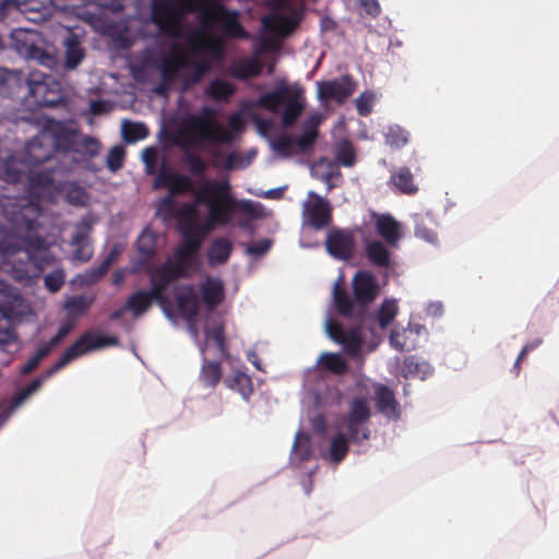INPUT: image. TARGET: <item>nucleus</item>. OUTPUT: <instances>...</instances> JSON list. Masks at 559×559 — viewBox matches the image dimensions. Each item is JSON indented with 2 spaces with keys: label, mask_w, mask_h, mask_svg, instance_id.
<instances>
[{
  "label": "nucleus",
  "mask_w": 559,
  "mask_h": 559,
  "mask_svg": "<svg viewBox=\"0 0 559 559\" xmlns=\"http://www.w3.org/2000/svg\"><path fill=\"white\" fill-rule=\"evenodd\" d=\"M237 17L236 11L217 0H151V16L143 33L156 38L159 50L146 49L141 64H133V76L144 80L146 73L157 71L162 81L153 92L162 97L176 83L188 88L224 57L221 39L211 35L215 23L245 36Z\"/></svg>",
  "instance_id": "obj_1"
},
{
  "label": "nucleus",
  "mask_w": 559,
  "mask_h": 559,
  "mask_svg": "<svg viewBox=\"0 0 559 559\" xmlns=\"http://www.w3.org/2000/svg\"><path fill=\"white\" fill-rule=\"evenodd\" d=\"M2 206L9 231L0 240V253L12 264L19 281L39 275L55 259L47 240L36 231L39 203L27 197L5 198Z\"/></svg>",
  "instance_id": "obj_2"
},
{
  "label": "nucleus",
  "mask_w": 559,
  "mask_h": 559,
  "mask_svg": "<svg viewBox=\"0 0 559 559\" xmlns=\"http://www.w3.org/2000/svg\"><path fill=\"white\" fill-rule=\"evenodd\" d=\"M353 297L348 294L342 284L337 281L333 286V302L337 313L346 319H350L355 324L345 329L336 320L329 318L325 322V329L329 337L335 343L342 345L344 352L350 356H358L364 338L362 330L369 319V308L379 295V284L370 271H358L352 280Z\"/></svg>",
  "instance_id": "obj_3"
},
{
  "label": "nucleus",
  "mask_w": 559,
  "mask_h": 559,
  "mask_svg": "<svg viewBox=\"0 0 559 559\" xmlns=\"http://www.w3.org/2000/svg\"><path fill=\"white\" fill-rule=\"evenodd\" d=\"M197 202L204 204L209 212V226H226L230 224L231 216L239 212L251 219L262 218L263 206L251 200H237L231 193L228 179H205L195 193Z\"/></svg>",
  "instance_id": "obj_4"
},
{
  "label": "nucleus",
  "mask_w": 559,
  "mask_h": 559,
  "mask_svg": "<svg viewBox=\"0 0 559 559\" xmlns=\"http://www.w3.org/2000/svg\"><path fill=\"white\" fill-rule=\"evenodd\" d=\"M202 115H190L181 122L174 143L188 151L191 147H203L207 143L228 144L234 140L230 130L215 119V107H203Z\"/></svg>",
  "instance_id": "obj_5"
},
{
  "label": "nucleus",
  "mask_w": 559,
  "mask_h": 559,
  "mask_svg": "<svg viewBox=\"0 0 559 559\" xmlns=\"http://www.w3.org/2000/svg\"><path fill=\"white\" fill-rule=\"evenodd\" d=\"M119 338L117 336L99 335L94 332H85L71 346H69L61 357L51 367L44 371L40 377L32 380L26 386L16 392L12 399V406L19 407L43 384L44 380L52 377L56 372L64 368L73 359L91 352L108 346H117Z\"/></svg>",
  "instance_id": "obj_6"
},
{
  "label": "nucleus",
  "mask_w": 559,
  "mask_h": 559,
  "mask_svg": "<svg viewBox=\"0 0 559 559\" xmlns=\"http://www.w3.org/2000/svg\"><path fill=\"white\" fill-rule=\"evenodd\" d=\"M278 5L261 20L265 32L274 37L263 35L255 44L253 50L262 58L264 53L277 55L280 51L278 39L294 32L300 20L298 8L290 5L288 0H277Z\"/></svg>",
  "instance_id": "obj_7"
},
{
  "label": "nucleus",
  "mask_w": 559,
  "mask_h": 559,
  "mask_svg": "<svg viewBox=\"0 0 559 559\" xmlns=\"http://www.w3.org/2000/svg\"><path fill=\"white\" fill-rule=\"evenodd\" d=\"M210 227L201 228L190 226L182 231V243L174 251V255L166 259L162 264L153 266L170 284L189 277V269L192 260L200 250L202 242Z\"/></svg>",
  "instance_id": "obj_8"
},
{
  "label": "nucleus",
  "mask_w": 559,
  "mask_h": 559,
  "mask_svg": "<svg viewBox=\"0 0 559 559\" xmlns=\"http://www.w3.org/2000/svg\"><path fill=\"white\" fill-rule=\"evenodd\" d=\"M48 80L50 78L39 71L25 76L22 71L0 68V94L23 93V96L34 98V100L25 99L27 105H61L60 99L47 97Z\"/></svg>",
  "instance_id": "obj_9"
},
{
  "label": "nucleus",
  "mask_w": 559,
  "mask_h": 559,
  "mask_svg": "<svg viewBox=\"0 0 559 559\" xmlns=\"http://www.w3.org/2000/svg\"><path fill=\"white\" fill-rule=\"evenodd\" d=\"M144 271L150 280V289L132 293L126 300V308L136 319L145 314L153 302H156L167 318H173L171 301L166 294L171 284L153 269V265L145 266Z\"/></svg>",
  "instance_id": "obj_10"
},
{
  "label": "nucleus",
  "mask_w": 559,
  "mask_h": 559,
  "mask_svg": "<svg viewBox=\"0 0 559 559\" xmlns=\"http://www.w3.org/2000/svg\"><path fill=\"white\" fill-rule=\"evenodd\" d=\"M322 121V115H311L302 122L299 135L293 136L287 133L276 135L271 142L272 150L283 158L312 152L319 138V127Z\"/></svg>",
  "instance_id": "obj_11"
},
{
  "label": "nucleus",
  "mask_w": 559,
  "mask_h": 559,
  "mask_svg": "<svg viewBox=\"0 0 559 559\" xmlns=\"http://www.w3.org/2000/svg\"><path fill=\"white\" fill-rule=\"evenodd\" d=\"M23 313L22 297L9 284L0 280V346L14 343L17 340L14 322Z\"/></svg>",
  "instance_id": "obj_12"
},
{
  "label": "nucleus",
  "mask_w": 559,
  "mask_h": 559,
  "mask_svg": "<svg viewBox=\"0 0 559 559\" xmlns=\"http://www.w3.org/2000/svg\"><path fill=\"white\" fill-rule=\"evenodd\" d=\"M269 109L272 117L263 118L259 116L253 117V121L258 128V131L262 135H266L275 129V118H280V126L283 129L292 128L301 117V114L306 107H264Z\"/></svg>",
  "instance_id": "obj_13"
},
{
  "label": "nucleus",
  "mask_w": 559,
  "mask_h": 559,
  "mask_svg": "<svg viewBox=\"0 0 559 559\" xmlns=\"http://www.w3.org/2000/svg\"><path fill=\"white\" fill-rule=\"evenodd\" d=\"M304 90L300 85L277 81L271 91L264 93L255 105H302ZM241 105H251L242 103Z\"/></svg>",
  "instance_id": "obj_14"
},
{
  "label": "nucleus",
  "mask_w": 559,
  "mask_h": 559,
  "mask_svg": "<svg viewBox=\"0 0 559 559\" xmlns=\"http://www.w3.org/2000/svg\"><path fill=\"white\" fill-rule=\"evenodd\" d=\"M317 94L320 102H345L355 91L356 83L349 75L317 82Z\"/></svg>",
  "instance_id": "obj_15"
},
{
  "label": "nucleus",
  "mask_w": 559,
  "mask_h": 559,
  "mask_svg": "<svg viewBox=\"0 0 559 559\" xmlns=\"http://www.w3.org/2000/svg\"><path fill=\"white\" fill-rule=\"evenodd\" d=\"M154 189L166 188L171 195L178 197L194 191L192 179L185 174L175 173L163 163L154 179Z\"/></svg>",
  "instance_id": "obj_16"
},
{
  "label": "nucleus",
  "mask_w": 559,
  "mask_h": 559,
  "mask_svg": "<svg viewBox=\"0 0 559 559\" xmlns=\"http://www.w3.org/2000/svg\"><path fill=\"white\" fill-rule=\"evenodd\" d=\"M49 134V143H51V150L53 156H57L56 162H63L66 165L73 166L74 158L70 157L73 152V145L75 143V133L60 123H56L50 130L45 131Z\"/></svg>",
  "instance_id": "obj_17"
},
{
  "label": "nucleus",
  "mask_w": 559,
  "mask_h": 559,
  "mask_svg": "<svg viewBox=\"0 0 559 559\" xmlns=\"http://www.w3.org/2000/svg\"><path fill=\"white\" fill-rule=\"evenodd\" d=\"M56 159L57 156H53L48 133L43 132L26 142L23 162L28 166L57 163Z\"/></svg>",
  "instance_id": "obj_18"
},
{
  "label": "nucleus",
  "mask_w": 559,
  "mask_h": 559,
  "mask_svg": "<svg viewBox=\"0 0 559 559\" xmlns=\"http://www.w3.org/2000/svg\"><path fill=\"white\" fill-rule=\"evenodd\" d=\"M325 246L330 255L341 261H348L354 254V233L348 229L332 230L326 237Z\"/></svg>",
  "instance_id": "obj_19"
},
{
  "label": "nucleus",
  "mask_w": 559,
  "mask_h": 559,
  "mask_svg": "<svg viewBox=\"0 0 559 559\" xmlns=\"http://www.w3.org/2000/svg\"><path fill=\"white\" fill-rule=\"evenodd\" d=\"M308 198L311 202L305 204L307 222L317 230L326 227L332 221L330 203L313 191L308 193Z\"/></svg>",
  "instance_id": "obj_20"
},
{
  "label": "nucleus",
  "mask_w": 559,
  "mask_h": 559,
  "mask_svg": "<svg viewBox=\"0 0 559 559\" xmlns=\"http://www.w3.org/2000/svg\"><path fill=\"white\" fill-rule=\"evenodd\" d=\"M371 218L374 223L376 233L383 239V241L391 248H397L402 239V226L390 214H379L373 212Z\"/></svg>",
  "instance_id": "obj_21"
},
{
  "label": "nucleus",
  "mask_w": 559,
  "mask_h": 559,
  "mask_svg": "<svg viewBox=\"0 0 559 559\" xmlns=\"http://www.w3.org/2000/svg\"><path fill=\"white\" fill-rule=\"evenodd\" d=\"M176 306L179 314L188 322L193 323L200 311L199 297L192 284H185L176 295Z\"/></svg>",
  "instance_id": "obj_22"
},
{
  "label": "nucleus",
  "mask_w": 559,
  "mask_h": 559,
  "mask_svg": "<svg viewBox=\"0 0 559 559\" xmlns=\"http://www.w3.org/2000/svg\"><path fill=\"white\" fill-rule=\"evenodd\" d=\"M50 0H13V14L20 13L26 20L40 23L51 13Z\"/></svg>",
  "instance_id": "obj_23"
},
{
  "label": "nucleus",
  "mask_w": 559,
  "mask_h": 559,
  "mask_svg": "<svg viewBox=\"0 0 559 559\" xmlns=\"http://www.w3.org/2000/svg\"><path fill=\"white\" fill-rule=\"evenodd\" d=\"M92 225L87 221H81L76 227L75 233L71 238V245L74 247L73 259L87 262L93 255V248L90 242V234Z\"/></svg>",
  "instance_id": "obj_24"
},
{
  "label": "nucleus",
  "mask_w": 559,
  "mask_h": 559,
  "mask_svg": "<svg viewBox=\"0 0 559 559\" xmlns=\"http://www.w3.org/2000/svg\"><path fill=\"white\" fill-rule=\"evenodd\" d=\"M364 252L369 263L378 269H390L392 257L390 246L379 239L362 240Z\"/></svg>",
  "instance_id": "obj_25"
},
{
  "label": "nucleus",
  "mask_w": 559,
  "mask_h": 559,
  "mask_svg": "<svg viewBox=\"0 0 559 559\" xmlns=\"http://www.w3.org/2000/svg\"><path fill=\"white\" fill-rule=\"evenodd\" d=\"M200 293L207 310H214L225 299L224 283L218 277L207 276L200 285Z\"/></svg>",
  "instance_id": "obj_26"
},
{
  "label": "nucleus",
  "mask_w": 559,
  "mask_h": 559,
  "mask_svg": "<svg viewBox=\"0 0 559 559\" xmlns=\"http://www.w3.org/2000/svg\"><path fill=\"white\" fill-rule=\"evenodd\" d=\"M263 63L261 58L253 50L250 56H242L230 63V73L238 79L246 80L261 73Z\"/></svg>",
  "instance_id": "obj_27"
},
{
  "label": "nucleus",
  "mask_w": 559,
  "mask_h": 559,
  "mask_svg": "<svg viewBox=\"0 0 559 559\" xmlns=\"http://www.w3.org/2000/svg\"><path fill=\"white\" fill-rule=\"evenodd\" d=\"M71 170V165L63 162L48 164L41 171H32L28 176L31 190L47 189L53 183V174H66Z\"/></svg>",
  "instance_id": "obj_28"
},
{
  "label": "nucleus",
  "mask_w": 559,
  "mask_h": 559,
  "mask_svg": "<svg viewBox=\"0 0 559 559\" xmlns=\"http://www.w3.org/2000/svg\"><path fill=\"white\" fill-rule=\"evenodd\" d=\"M19 41L20 44L16 49L25 59L35 60L47 68H52L55 66V57L45 51L40 46L36 45L31 38V35L25 34V38L22 40L19 39Z\"/></svg>",
  "instance_id": "obj_29"
},
{
  "label": "nucleus",
  "mask_w": 559,
  "mask_h": 559,
  "mask_svg": "<svg viewBox=\"0 0 559 559\" xmlns=\"http://www.w3.org/2000/svg\"><path fill=\"white\" fill-rule=\"evenodd\" d=\"M64 47V64L67 69H75L84 59L85 51L82 41L76 34L68 33L63 39Z\"/></svg>",
  "instance_id": "obj_30"
},
{
  "label": "nucleus",
  "mask_w": 559,
  "mask_h": 559,
  "mask_svg": "<svg viewBox=\"0 0 559 559\" xmlns=\"http://www.w3.org/2000/svg\"><path fill=\"white\" fill-rule=\"evenodd\" d=\"M233 242L225 237L215 238L209 250H207V261L212 266L225 264L233 252Z\"/></svg>",
  "instance_id": "obj_31"
},
{
  "label": "nucleus",
  "mask_w": 559,
  "mask_h": 559,
  "mask_svg": "<svg viewBox=\"0 0 559 559\" xmlns=\"http://www.w3.org/2000/svg\"><path fill=\"white\" fill-rule=\"evenodd\" d=\"M384 144L391 150H402L411 141V133L400 124H390L383 132Z\"/></svg>",
  "instance_id": "obj_32"
},
{
  "label": "nucleus",
  "mask_w": 559,
  "mask_h": 559,
  "mask_svg": "<svg viewBox=\"0 0 559 559\" xmlns=\"http://www.w3.org/2000/svg\"><path fill=\"white\" fill-rule=\"evenodd\" d=\"M224 382L227 388L238 392L245 400H248L253 393L252 380L242 371H234L224 380Z\"/></svg>",
  "instance_id": "obj_33"
},
{
  "label": "nucleus",
  "mask_w": 559,
  "mask_h": 559,
  "mask_svg": "<svg viewBox=\"0 0 559 559\" xmlns=\"http://www.w3.org/2000/svg\"><path fill=\"white\" fill-rule=\"evenodd\" d=\"M390 182L403 194H415L418 187L414 182V176L409 168L400 167L390 177Z\"/></svg>",
  "instance_id": "obj_34"
},
{
  "label": "nucleus",
  "mask_w": 559,
  "mask_h": 559,
  "mask_svg": "<svg viewBox=\"0 0 559 559\" xmlns=\"http://www.w3.org/2000/svg\"><path fill=\"white\" fill-rule=\"evenodd\" d=\"M140 265L148 266V261L156 254V238L151 230H144L136 241Z\"/></svg>",
  "instance_id": "obj_35"
},
{
  "label": "nucleus",
  "mask_w": 559,
  "mask_h": 559,
  "mask_svg": "<svg viewBox=\"0 0 559 559\" xmlns=\"http://www.w3.org/2000/svg\"><path fill=\"white\" fill-rule=\"evenodd\" d=\"M204 352L205 348L201 347L203 361L200 371V380L204 385L215 388L222 378L221 361L209 360L207 358L204 357Z\"/></svg>",
  "instance_id": "obj_36"
},
{
  "label": "nucleus",
  "mask_w": 559,
  "mask_h": 559,
  "mask_svg": "<svg viewBox=\"0 0 559 559\" xmlns=\"http://www.w3.org/2000/svg\"><path fill=\"white\" fill-rule=\"evenodd\" d=\"M318 364L322 369L334 374L342 376L347 372L348 365L346 360L336 353H323L318 359Z\"/></svg>",
  "instance_id": "obj_37"
},
{
  "label": "nucleus",
  "mask_w": 559,
  "mask_h": 559,
  "mask_svg": "<svg viewBox=\"0 0 559 559\" xmlns=\"http://www.w3.org/2000/svg\"><path fill=\"white\" fill-rule=\"evenodd\" d=\"M371 417V411L365 399L356 397L352 401L348 414L345 420L353 423L367 424Z\"/></svg>",
  "instance_id": "obj_38"
},
{
  "label": "nucleus",
  "mask_w": 559,
  "mask_h": 559,
  "mask_svg": "<svg viewBox=\"0 0 559 559\" xmlns=\"http://www.w3.org/2000/svg\"><path fill=\"white\" fill-rule=\"evenodd\" d=\"M349 451V440L343 432H337L331 440L329 457L331 462L338 464Z\"/></svg>",
  "instance_id": "obj_39"
},
{
  "label": "nucleus",
  "mask_w": 559,
  "mask_h": 559,
  "mask_svg": "<svg viewBox=\"0 0 559 559\" xmlns=\"http://www.w3.org/2000/svg\"><path fill=\"white\" fill-rule=\"evenodd\" d=\"M335 159L338 165L353 167L356 163V153L353 143L343 139L335 145Z\"/></svg>",
  "instance_id": "obj_40"
},
{
  "label": "nucleus",
  "mask_w": 559,
  "mask_h": 559,
  "mask_svg": "<svg viewBox=\"0 0 559 559\" xmlns=\"http://www.w3.org/2000/svg\"><path fill=\"white\" fill-rule=\"evenodd\" d=\"M376 406L379 412L390 415L396 409V400L391 389L385 385L380 386L376 391Z\"/></svg>",
  "instance_id": "obj_41"
},
{
  "label": "nucleus",
  "mask_w": 559,
  "mask_h": 559,
  "mask_svg": "<svg viewBox=\"0 0 559 559\" xmlns=\"http://www.w3.org/2000/svg\"><path fill=\"white\" fill-rule=\"evenodd\" d=\"M402 372L404 377H418L425 379L430 372V367L425 361H419L415 356L406 357L403 361Z\"/></svg>",
  "instance_id": "obj_42"
},
{
  "label": "nucleus",
  "mask_w": 559,
  "mask_h": 559,
  "mask_svg": "<svg viewBox=\"0 0 559 559\" xmlns=\"http://www.w3.org/2000/svg\"><path fill=\"white\" fill-rule=\"evenodd\" d=\"M317 167L324 168V170L320 174V180L326 185V190L330 192L336 187V183L333 181L334 178L342 177L337 164L333 160L322 158L318 162Z\"/></svg>",
  "instance_id": "obj_43"
},
{
  "label": "nucleus",
  "mask_w": 559,
  "mask_h": 559,
  "mask_svg": "<svg viewBox=\"0 0 559 559\" xmlns=\"http://www.w3.org/2000/svg\"><path fill=\"white\" fill-rule=\"evenodd\" d=\"M122 138L127 143H135L148 135L147 127L142 122L124 121L122 123Z\"/></svg>",
  "instance_id": "obj_44"
},
{
  "label": "nucleus",
  "mask_w": 559,
  "mask_h": 559,
  "mask_svg": "<svg viewBox=\"0 0 559 559\" xmlns=\"http://www.w3.org/2000/svg\"><path fill=\"white\" fill-rule=\"evenodd\" d=\"M397 305L393 299H384L380 306L378 314L376 317L379 328L384 330L395 319L397 314Z\"/></svg>",
  "instance_id": "obj_45"
},
{
  "label": "nucleus",
  "mask_w": 559,
  "mask_h": 559,
  "mask_svg": "<svg viewBox=\"0 0 559 559\" xmlns=\"http://www.w3.org/2000/svg\"><path fill=\"white\" fill-rule=\"evenodd\" d=\"M205 336L207 340H212L215 343L222 358L228 357V345L226 342L223 324H216L211 329H207L205 331Z\"/></svg>",
  "instance_id": "obj_46"
},
{
  "label": "nucleus",
  "mask_w": 559,
  "mask_h": 559,
  "mask_svg": "<svg viewBox=\"0 0 559 559\" xmlns=\"http://www.w3.org/2000/svg\"><path fill=\"white\" fill-rule=\"evenodd\" d=\"M345 429L348 433V440L361 444L370 438V429L367 424L353 423L345 420Z\"/></svg>",
  "instance_id": "obj_47"
},
{
  "label": "nucleus",
  "mask_w": 559,
  "mask_h": 559,
  "mask_svg": "<svg viewBox=\"0 0 559 559\" xmlns=\"http://www.w3.org/2000/svg\"><path fill=\"white\" fill-rule=\"evenodd\" d=\"M234 91L235 88L229 82L215 80L209 85L206 93L215 100H226Z\"/></svg>",
  "instance_id": "obj_48"
},
{
  "label": "nucleus",
  "mask_w": 559,
  "mask_h": 559,
  "mask_svg": "<svg viewBox=\"0 0 559 559\" xmlns=\"http://www.w3.org/2000/svg\"><path fill=\"white\" fill-rule=\"evenodd\" d=\"M182 163L188 165V169L193 176H203L207 170L206 160L192 152H187L183 155Z\"/></svg>",
  "instance_id": "obj_49"
},
{
  "label": "nucleus",
  "mask_w": 559,
  "mask_h": 559,
  "mask_svg": "<svg viewBox=\"0 0 559 559\" xmlns=\"http://www.w3.org/2000/svg\"><path fill=\"white\" fill-rule=\"evenodd\" d=\"M91 305L92 300H88L85 296H74L66 301L64 309L69 314L80 317L90 309Z\"/></svg>",
  "instance_id": "obj_50"
},
{
  "label": "nucleus",
  "mask_w": 559,
  "mask_h": 559,
  "mask_svg": "<svg viewBox=\"0 0 559 559\" xmlns=\"http://www.w3.org/2000/svg\"><path fill=\"white\" fill-rule=\"evenodd\" d=\"M126 157V150L121 145H116L110 148L106 158L107 168L115 173L122 168Z\"/></svg>",
  "instance_id": "obj_51"
},
{
  "label": "nucleus",
  "mask_w": 559,
  "mask_h": 559,
  "mask_svg": "<svg viewBox=\"0 0 559 559\" xmlns=\"http://www.w3.org/2000/svg\"><path fill=\"white\" fill-rule=\"evenodd\" d=\"M415 236L427 242L433 243L437 241V233L435 229L426 222L424 217L419 216H417L415 219Z\"/></svg>",
  "instance_id": "obj_52"
},
{
  "label": "nucleus",
  "mask_w": 559,
  "mask_h": 559,
  "mask_svg": "<svg viewBox=\"0 0 559 559\" xmlns=\"http://www.w3.org/2000/svg\"><path fill=\"white\" fill-rule=\"evenodd\" d=\"M67 201L73 205H85L88 200V194L84 188L78 183H71L66 193Z\"/></svg>",
  "instance_id": "obj_53"
},
{
  "label": "nucleus",
  "mask_w": 559,
  "mask_h": 559,
  "mask_svg": "<svg viewBox=\"0 0 559 559\" xmlns=\"http://www.w3.org/2000/svg\"><path fill=\"white\" fill-rule=\"evenodd\" d=\"M64 277V272L62 270H56L45 276V286L49 292L57 293L63 286Z\"/></svg>",
  "instance_id": "obj_54"
},
{
  "label": "nucleus",
  "mask_w": 559,
  "mask_h": 559,
  "mask_svg": "<svg viewBox=\"0 0 559 559\" xmlns=\"http://www.w3.org/2000/svg\"><path fill=\"white\" fill-rule=\"evenodd\" d=\"M107 272L100 266H96L87 270L81 275V282L83 285L90 286L99 282Z\"/></svg>",
  "instance_id": "obj_55"
},
{
  "label": "nucleus",
  "mask_w": 559,
  "mask_h": 559,
  "mask_svg": "<svg viewBox=\"0 0 559 559\" xmlns=\"http://www.w3.org/2000/svg\"><path fill=\"white\" fill-rule=\"evenodd\" d=\"M158 158V151L154 146H147L142 152V160L146 166L147 174H153V168L156 166Z\"/></svg>",
  "instance_id": "obj_56"
},
{
  "label": "nucleus",
  "mask_w": 559,
  "mask_h": 559,
  "mask_svg": "<svg viewBox=\"0 0 559 559\" xmlns=\"http://www.w3.org/2000/svg\"><path fill=\"white\" fill-rule=\"evenodd\" d=\"M81 146L90 157H95L100 152V143L93 136H84Z\"/></svg>",
  "instance_id": "obj_57"
},
{
  "label": "nucleus",
  "mask_w": 559,
  "mask_h": 559,
  "mask_svg": "<svg viewBox=\"0 0 559 559\" xmlns=\"http://www.w3.org/2000/svg\"><path fill=\"white\" fill-rule=\"evenodd\" d=\"M272 246V241L267 238L255 241L250 245L247 249V252L251 255L260 257L265 254Z\"/></svg>",
  "instance_id": "obj_58"
},
{
  "label": "nucleus",
  "mask_w": 559,
  "mask_h": 559,
  "mask_svg": "<svg viewBox=\"0 0 559 559\" xmlns=\"http://www.w3.org/2000/svg\"><path fill=\"white\" fill-rule=\"evenodd\" d=\"M381 100V94L377 91H365L356 99L355 105H370Z\"/></svg>",
  "instance_id": "obj_59"
},
{
  "label": "nucleus",
  "mask_w": 559,
  "mask_h": 559,
  "mask_svg": "<svg viewBox=\"0 0 559 559\" xmlns=\"http://www.w3.org/2000/svg\"><path fill=\"white\" fill-rule=\"evenodd\" d=\"M175 195L168 192V194L159 201L158 212L173 215L175 211Z\"/></svg>",
  "instance_id": "obj_60"
},
{
  "label": "nucleus",
  "mask_w": 559,
  "mask_h": 559,
  "mask_svg": "<svg viewBox=\"0 0 559 559\" xmlns=\"http://www.w3.org/2000/svg\"><path fill=\"white\" fill-rule=\"evenodd\" d=\"M358 2L371 16H377L380 14L381 9L377 0H358Z\"/></svg>",
  "instance_id": "obj_61"
},
{
  "label": "nucleus",
  "mask_w": 559,
  "mask_h": 559,
  "mask_svg": "<svg viewBox=\"0 0 559 559\" xmlns=\"http://www.w3.org/2000/svg\"><path fill=\"white\" fill-rule=\"evenodd\" d=\"M71 331V325H62L57 334L49 340L50 347H56Z\"/></svg>",
  "instance_id": "obj_62"
},
{
  "label": "nucleus",
  "mask_w": 559,
  "mask_h": 559,
  "mask_svg": "<svg viewBox=\"0 0 559 559\" xmlns=\"http://www.w3.org/2000/svg\"><path fill=\"white\" fill-rule=\"evenodd\" d=\"M535 348V345H525L522 350L520 352L514 365H513V371L514 374L518 376L521 370V361L526 357L527 353L530 350H533Z\"/></svg>",
  "instance_id": "obj_63"
},
{
  "label": "nucleus",
  "mask_w": 559,
  "mask_h": 559,
  "mask_svg": "<svg viewBox=\"0 0 559 559\" xmlns=\"http://www.w3.org/2000/svg\"><path fill=\"white\" fill-rule=\"evenodd\" d=\"M402 333L399 331H392L390 334V344L397 350H405V344L401 341Z\"/></svg>",
  "instance_id": "obj_64"
}]
</instances>
